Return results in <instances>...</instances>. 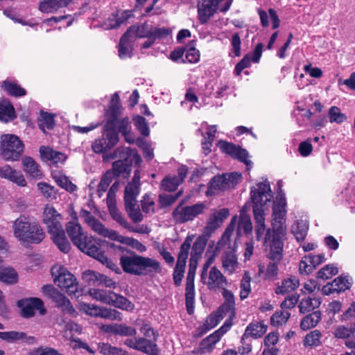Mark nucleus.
Wrapping results in <instances>:
<instances>
[{
	"label": "nucleus",
	"mask_w": 355,
	"mask_h": 355,
	"mask_svg": "<svg viewBox=\"0 0 355 355\" xmlns=\"http://www.w3.org/2000/svg\"><path fill=\"white\" fill-rule=\"evenodd\" d=\"M123 108L120 103V98L114 93L111 98L110 105L106 111L105 124L103 135L105 146L112 148L119 141V134L121 133L124 140L128 144L135 141V136L132 131L131 122L128 116H123Z\"/></svg>",
	"instance_id": "f257e3e1"
},
{
	"label": "nucleus",
	"mask_w": 355,
	"mask_h": 355,
	"mask_svg": "<svg viewBox=\"0 0 355 355\" xmlns=\"http://www.w3.org/2000/svg\"><path fill=\"white\" fill-rule=\"evenodd\" d=\"M14 236L20 242L40 243L45 237V232L40 223L33 217L21 214L12 223Z\"/></svg>",
	"instance_id": "f03ea898"
},
{
	"label": "nucleus",
	"mask_w": 355,
	"mask_h": 355,
	"mask_svg": "<svg viewBox=\"0 0 355 355\" xmlns=\"http://www.w3.org/2000/svg\"><path fill=\"white\" fill-rule=\"evenodd\" d=\"M120 264L124 272L138 276L162 272L157 260L138 255L134 252H131L129 255H122L120 257Z\"/></svg>",
	"instance_id": "7ed1b4c3"
},
{
	"label": "nucleus",
	"mask_w": 355,
	"mask_h": 355,
	"mask_svg": "<svg viewBox=\"0 0 355 355\" xmlns=\"http://www.w3.org/2000/svg\"><path fill=\"white\" fill-rule=\"evenodd\" d=\"M266 250L268 252L267 257L270 262L267 265L264 278L272 279L278 275V266L283 257L284 242L281 234H275L270 240V232L268 231L265 238Z\"/></svg>",
	"instance_id": "20e7f679"
},
{
	"label": "nucleus",
	"mask_w": 355,
	"mask_h": 355,
	"mask_svg": "<svg viewBox=\"0 0 355 355\" xmlns=\"http://www.w3.org/2000/svg\"><path fill=\"white\" fill-rule=\"evenodd\" d=\"M271 198V189L270 184L267 181L258 183L251 189L255 226L266 225L263 206L270 201Z\"/></svg>",
	"instance_id": "39448f33"
},
{
	"label": "nucleus",
	"mask_w": 355,
	"mask_h": 355,
	"mask_svg": "<svg viewBox=\"0 0 355 355\" xmlns=\"http://www.w3.org/2000/svg\"><path fill=\"white\" fill-rule=\"evenodd\" d=\"M139 193V177L135 174L132 181L125 187L124 202L125 208L128 216L135 223H139L143 220V216L137 202V197Z\"/></svg>",
	"instance_id": "423d86ee"
},
{
	"label": "nucleus",
	"mask_w": 355,
	"mask_h": 355,
	"mask_svg": "<svg viewBox=\"0 0 355 355\" xmlns=\"http://www.w3.org/2000/svg\"><path fill=\"white\" fill-rule=\"evenodd\" d=\"M24 145L21 139L15 135H3L1 137L0 155L9 162L18 160L24 153Z\"/></svg>",
	"instance_id": "0eeeda50"
},
{
	"label": "nucleus",
	"mask_w": 355,
	"mask_h": 355,
	"mask_svg": "<svg viewBox=\"0 0 355 355\" xmlns=\"http://www.w3.org/2000/svg\"><path fill=\"white\" fill-rule=\"evenodd\" d=\"M113 158H119L112 164L113 173L116 176L129 172L132 162H137L141 160L135 149L124 146L119 147L114 150Z\"/></svg>",
	"instance_id": "6e6552de"
},
{
	"label": "nucleus",
	"mask_w": 355,
	"mask_h": 355,
	"mask_svg": "<svg viewBox=\"0 0 355 355\" xmlns=\"http://www.w3.org/2000/svg\"><path fill=\"white\" fill-rule=\"evenodd\" d=\"M233 0H199L197 4L198 17L202 24H206L218 11L227 12Z\"/></svg>",
	"instance_id": "1a4fd4ad"
},
{
	"label": "nucleus",
	"mask_w": 355,
	"mask_h": 355,
	"mask_svg": "<svg viewBox=\"0 0 355 355\" xmlns=\"http://www.w3.org/2000/svg\"><path fill=\"white\" fill-rule=\"evenodd\" d=\"M241 177L238 172L215 175L209 183L207 195H216L234 188L241 180Z\"/></svg>",
	"instance_id": "9d476101"
},
{
	"label": "nucleus",
	"mask_w": 355,
	"mask_h": 355,
	"mask_svg": "<svg viewBox=\"0 0 355 355\" xmlns=\"http://www.w3.org/2000/svg\"><path fill=\"white\" fill-rule=\"evenodd\" d=\"M55 283L61 288L65 289L69 295L79 297L78 293V284L75 277L67 268L60 266H55L51 269Z\"/></svg>",
	"instance_id": "9b49d317"
},
{
	"label": "nucleus",
	"mask_w": 355,
	"mask_h": 355,
	"mask_svg": "<svg viewBox=\"0 0 355 355\" xmlns=\"http://www.w3.org/2000/svg\"><path fill=\"white\" fill-rule=\"evenodd\" d=\"M193 238V235L187 236L180 248L177 263L173 273V279L176 286H180L184 277L186 263Z\"/></svg>",
	"instance_id": "f8f14e48"
},
{
	"label": "nucleus",
	"mask_w": 355,
	"mask_h": 355,
	"mask_svg": "<svg viewBox=\"0 0 355 355\" xmlns=\"http://www.w3.org/2000/svg\"><path fill=\"white\" fill-rule=\"evenodd\" d=\"M286 202L284 197H280L279 199L275 200L272 207V225L275 229L272 232V236L275 234H281L282 236V241L284 242V237L286 230Z\"/></svg>",
	"instance_id": "ddd939ff"
},
{
	"label": "nucleus",
	"mask_w": 355,
	"mask_h": 355,
	"mask_svg": "<svg viewBox=\"0 0 355 355\" xmlns=\"http://www.w3.org/2000/svg\"><path fill=\"white\" fill-rule=\"evenodd\" d=\"M207 206L203 202L197 203L191 206H178L173 211V220L177 223H184L193 220L196 217L204 213Z\"/></svg>",
	"instance_id": "4468645a"
},
{
	"label": "nucleus",
	"mask_w": 355,
	"mask_h": 355,
	"mask_svg": "<svg viewBox=\"0 0 355 355\" xmlns=\"http://www.w3.org/2000/svg\"><path fill=\"white\" fill-rule=\"evenodd\" d=\"M67 232L74 245L85 254L89 255L87 236L82 232L81 227L77 223L76 214H74L73 220L67 224Z\"/></svg>",
	"instance_id": "2eb2a0df"
},
{
	"label": "nucleus",
	"mask_w": 355,
	"mask_h": 355,
	"mask_svg": "<svg viewBox=\"0 0 355 355\" xmlns=\"http://www.w3.org/2000/svg\"><path fill=\"white\" fill-rule=\"evenodd\" d=\"M201 282L209 291H218L230 284L227 277L216 267L212 266L206 275H200Z\"/></svg>",
	"instance_id": "dca6fc26"
},
{
	"label": "nucleus",
	"mask_w": 355,
	"mask_h": 355,
	"mask_svg": "<svg viewBox=\"0 0 355 355\" xmlns=\"http://www.w3.org/2000/svg\"><path fill=\"white\" fill-rule=\"evenodd\" d=\"M43 293L48 297L51 298L54 301L57 306L62 309L63 311L74 315L76 310L71 305L70 301L57 289H55L52 285H44L42 288Z\"/></svg>",
	"instance_id": "f3484780"
},
{
	"label": "nucleus",
	"mask_w": 355,
	"mask_h": 355,
	"mask_svg": "<svg viewBox=\"0 0 355 355\" xmlns=\"http://www.w3.org/2000/svg\"><path fill=\"white\" fill-rule=\"evenodd\" d=\"M18 306L21 309L22 316L25 318L33 317L36 311H39L41 315L46 313L43 302L37 297L22 299L18 302Z\"/></svg>",
	"instance_id": "a211bd4d"
},
{
	"label": "nucleus",
	"mask_w": 355,
	"mask_h": 355,
	"mask_svg": "<svg viewBox=\"0 0 355 355\" xmlns=\"http://www.w3.org/2000/svg\"><path fill=\"white\" fill-rule=\"evenodd\" d=\"M229 214V209L227 208L213 209L204 227L205 234H211L216 230L220 227L224 220L228 217Z\"/></svg>",
	"instance_id": "6ab92c4d"
},
{
	"label": "nucleus",
	"mask_w": 355,
	"mask_h": 355,
	"mask_svg": "<svg viewBox=\"0 0 355 355\" xmlns=\"http://www.w3.org/2000/svg\"><path fill=\"white\" fill-rule=\"evenodd\" d=\"M218 146L223 152L245 163L247 167L251 166L252 162L248 159V153L246 150L224 141H220L218 142Z\"/></svg>",
	"instance_id": "aec40b11"
},
{
	"label": "nucleus",
	"mask_w": 355,
	"mask_h": 355,
	"mask_svg": "<svg viewBox=\"0 0 355 355\" xmlns=\"http://www.w3.org/2000/svg\"><path fill=\"white\" fill-rule=\"evenodd\" d=\"M187 167L182 166L178 169L177 175H167L162 181L160 187L166 191H173L183 182L187 174Z\"/></svg>",
	"instance_id": "412c9836"
},
{
	"label": "nucleus",
	"mask_w": 355,
	"mask_h": 355,
	"mask_svg": "<svg viewBox=\"0 0 355 355\" xmlns=\"http://www.w3.org/2000/svg\"><path fill=\"white\" fill-rule=\"evenodd\" d=\"M230 324L225 323L220 329L214 331L200 343V349L202 352H210L214 348L215 345L220 340L221 337L230 329Z\"/></svg>",
	"instance_id": "4be33fe9"
},
{
	"label": "nucleus",
	"mask_w": 355,
	"mask_h": 355,
	"mask_svg": "<svg viewBox=\"0 0 355 355\" xmlns=\"http://www.w3.org/2000/svg\"><path fill=\"white\" fill-rule=\"evenodd\" d=\"M351 283L348 277L340 276L336 278L332 282L328 283L322 288L324 295H329L332 293H338L349 289Z\"/></svg>",
	"instance_id": "5701e85b"
},
{
	"label": "nucleus",
	"mask_w": 355,
	"mask_h": 355,
	"mask_svg": "<svg viewBox=\"0 0 355 355\" xmlns=\"http://www.w3.org/2000/svg\"><path fill=\"white\" fill-rule=\"evenodd\" d=\"M48 232L51 235L52 239L58 248L64 253L69 252L71 245L65 236L62 225L54 227V229H50Z\"/></svg>",
	"instance_id": "b1692460"
},
{
	"label": "nucleus",
	"mask_w": 355,
	"mask_h": 355,
	"mask_svg": "<svg viewBox=\"0 0 355 355\" xmlns=\"http://www.w3.org/2000/svg\"><path fill=\"white\" fill-rule=\"evenodd\" d=\"M263 47V44L259 43L253 51L252 57L250 55H246L243 58V59L235 67L234 73L236 76H239L244 69L250 66L252 60L254 62H258L259 61Z\"/></svg>",
	"instance_id": "393cba45"
},
{
	"label": "nucleus",
	"mask_w": 355,
	"mask_h": 355,
	"mask_svg": "<svg viewBox=\"0 0 355 355\" xmlns=\"http://www.w3.org/2000/svg\"><path fill=\"white\" fill-rule=\"evenodd\" d=\"M60 215L57 212L55 209L50 205H46L44 209L42 221L47 226L48 231L50 229L60 227L61 225L60 220Z\"/></svg>",
	"instance_id": "a878e982"
},
{
	"label": "nucleus",
	"mask_w": 355,
	"mask_h": 355,
	"mask_svg": "<svg viewBox=\"0 0 355 355\" xmlns=\"http://www.w3.org/2000/svg\"><path fill=\"white\" fill-rule=\"evenodd\" d=\"M90 316L100 317L111 320H122V315L120 312L108 308L90 306Z\"/></svg>",
	"instance_id": "bb28decb"
},
{
	"label": "nucleus",
	"mask_w": 355,
	"mask_h": 355,
	"mask_svg": "<svg viewBox=\"0 0 355 355\" xmlns=\"http://www.w3.org/2000/svg\"><path fill=\"white\" fill-rule=\"evenodd\" d=\"M221 262L224 272L229 275L235 273L239 268L238 259L234 250L225 252L221 257Z\"/></svg>",
	"instance_id": "cd10ccee"
},
{
	"label": "nucleus",
	"mask_w": 355,
	"mask_h": 355,
	"mask_svg": "<svg viewBox=\"0 0 355 355\" xmlns=\"http://www.w3.org/2000/svg\"><path fill=\"white\" fill-rule=\"evenodd\" d=\"M40 153L42 159L51 162L53 164H63L67 159V156L64 153L55 151L47 146H41Z\"/></svg>",
	"instance_id": "c85d7f7f"
},
{
	"label": "nucleus",
	"mask_w": 355,
	"mask_h": 355,
	"mask_svg": "<svg viewBox=\"0 0 355 355\" xmlns=\"http://www.w3.org/2000/svg\"><path fill=\"white\" fill-rule=\"evenodd\" d=\"M90 227L98 234L113 241H117L120 236L118 232L106 228L101 223L92 217H90Z\"/></svg>",
	"instance_id": "c756f323"
},
{
	"label": "nucleus",
	"mask_w": 355,
	"mask_h": 355,
	"mask_svg": "<svg viewBox=\"0 0 355 355\" xmlns=\"http://www.w3.org/2000/svg\"><path fill=\"white\" fill-rule=\"evenodd\" d=\"M151 25L144 23L141 25H133L125 33L133 41L137 38H150Z\"/></svg>",
	"instance_id": "7c9ffc66"
},
{
	"label": "nucleus",
	"mask_w": 355,
	"mask_h": 355,
	"mask_svg": "<svg viewBox=\"0 0 355 355\" xmlns=\"http://www.w3.org/2000/svg\"><path fill=\"white\" fill-rule=\"evenodd\" d=\"M258 14L260 17L261 24L263 27H268L269 26V18L271 19L272 28L273 29H276L279 26L280 19L276 10L273 8H270L268 12L263 10H259Z\"/></svg>",
	"instance_id": "2f4dec72"
},
{
	"label": "nucleus",
	"mask_w": 355,
	"mask_h": 355,
	"mask_svg": "<svg viewBox=\"0 0 355 355\" xmlns=\"http://www.w3.org/2000/svg\"><path fill=\"white\" fill-rule=\"evenodd\" d=\"M90 257L94 258L97 261H100L111 270L115 271L116 273H120V268L118 266L110 260L107 256L101 251L98 247L95 245H90Z\"/></svg>",
	"instance_id": "473e14b6"
},
{
	"label": "nucleus",
	"mask_w": 355,
	"mask_h": 355,
	"mask_svg": "<svg viewBox=\"0 0 355 355\" xmlns=\"http://www.w3.org/2000/svg\"><path fill=\"white\" fill-rule=\"evenodd\" d=\"M24 171L31 178L41 179L42 172L38 164L31 157H25L22 159Z\"/></svg>",
	"instance_id": "72a5a7b5"
},
{
	"label": "nucleus",
	"mask_w": 355,
	"mask_h": 355,
	"mask_svg": "<svg viewBox=\"0 0 355 355\" xmlns=\"http://www.w3.org/2000/svg\"><path fill=\"white\" fill-rule=\"evenodd\" d=\"M68 5L69 0H43L40 3L39 9L42 12L53 13Z\"/></svg>",
	"instance_id": "f704fd0d"
},
{
	"label": "nucleus",
	"mask_w": 355,
	"mask_h": 355,
	"mask_svg": "<svg viewBox=\"0 0 355 355\" xmlns=\"http://www.w3.org/2000/svg\"><path fill=\"white\" fill-rule=\"evenodd\" d=\"M300 286V281L296 277H291L283 279L275 288L277 295H284L292 292Z\"/></svg>",
	"instance_id": "c9c22d12"
},
{
	"label": "nucleus",
	"mask_w": 355,
	"mask_h": 355,
	"mask_svg": "<svg viewBox=\"0 0 355 355\" xmlns=\"http://www.w3.org/2000/svg\"><path fill=\"white\" fill-rule=\"evenodd\" d=\"M107 205L109 212L113 220L116 223H119L123 218L121 213L117 209L116 205L115 193L113 191V187L109 190L107 195Z\"/></svg>",
	"instance_id": "e433bc0d"
},
{
	"label": "nucleus",
	"mask_w": 355,
	"mask_h": 355,
	"mask_svg": "<svg viewBox=\"0 0 355 355\" xmlns=\"http://www.w3.org/2000/svg\"><path fill=\"white\" fill-rule=\"evenodd\" d=\"M52 176L57 184L69 192H73L77 189L76 185L73 184L69 178L60 171H54Z\"/></svg>",
	"instance_id": "4c0bfd02"
},
{
	"label": "nucleus",
	"mask_w": 355,
	"mask_h": 355,
	"mask_svg": "<svg viewBox=\"0 0 355 355\" xmlns=\"http://www.w3.org/2000/svg\"><path fill=\"white\" fill-rule=\"evenodd\" d=\"M134 41L125 33L121 37L119 44V55L124 59L130 58L132 55V43Z\"/></svg>",
	"instance_id": "58836bf2"
},
{
	"label": "nucleus",
	"mask_w": 355,
	"mask_h": 355,
	"mask_svg": "<svg viewBox=\"0 0 355 355\" xmlns=\"http://www.w3.org/2000/svg\"><path fill=\"white\" fill-rule=\"evenodd\" d=\"M267 328V325L261 322H257L251 323L245 329L244 335L248 338H260L266 332Z\"/></svg>",
	"instance_id": "ea45409f"
},
{
	"label": "nucleus",
	"mask_w": 355,
	"mask_h": 355,
	"mask_svg": "<svg viewBox=\"0 0 355 355\" xmlns=\"http://www.w3.org/2000/svg\"><path fill=\"white\" fill-rule=\"evenodd\" d=\"M107 330L121 336H135L137 334L136 329L124 324L110 325L107 327Z\"/></svg>",
	"instance_id": "a19ab883"
},
{
	"label": "nucleus",
	"mask_w": 355,
	"mask_h": 355,
	"mask_svg": "<svg viewBox=\"0 0 355 355\" xmlns=\"http://www.w3.org/2000/svg\"><path fill=\"white\" fill-rule=\"evenodd\" d=\"M309 224L306 220H300L295 223L291 227V232L297 241H302L306 236Z\"/></svg>",
	"instance_id": "79ce46f5"
},
{
	"label": "nucleus",
	"mask_w": 355,
	"mask_h": 355,
	"mask_svg": "<svg viewBox=\"0 0 355 355\" xmlns=\"http://www.w3.org/2000/svg\"><path fill=\"white\" fill-rule=\"evenodd\" d=\"M112 300L110 302V305L127 311H132L134 309V304L126 297L115 293L112 294Z\"/></svg>",
	"instance_id": "37998d69"
},
{
	"label": "nucleus",
	"mask_w": 355,
	"mask_h": 355,
	"mask_svg": "<svg viewBox=\"0 0 355 355\" xmlns=\"http://www.w3.org/2000/svg\"><path fill=\"white\" fill-rule=\"evenodd\" d=\"M210 235L211 234H205V231L203 230V234L199 236L193 243L191 248V255L198 257H201Z\"/></svg>",
	"instance_id": "c03bdc74"
},
{
	"label": "nucleus",
	"mask_w": 355,
	"mask_h": 355,
	"mask_svg": "<svg viewBox=\"0 0 355 355\" xmlns=\"http://www.w3.org/2000/svg\"><path fill=\"white\" fill-rule=\"evenodd\" d=\"M320 304L321 300L320 298L308 297L307 298H303L300 301L298 307L300 313H305L319 307Z\"/></svg>",
	"instance_id": "a18cd8bd"
},
{
	"label": "nucleus",
	"mask_w": 355,
	"mask_h": 355,
	"mask_svg": "<svg viewBox=\"0 0 355 355\" xmlns=\"http://www.w3.org/2000/svg\"><path fill=\"white\" fill-rule=\"evenodd\" d=\"M220 322V318L218 315L211 314L209 315L205 322L197 328V335L202 336L206 334L208 331L214 328Z\"/></svg>",
	"instance_id": "49530a36"
},
{
	"label": "nucleus",
	"mask_w": 355,
	"mask_h": 355,
	"mask_svg": "<svg viewBox=\"0 0 355 355\" xmlns=\"http://www.w3.org/2000/svg\"><path fill=\"white\" fill-rule=\"evenodd\" d=\"M321 320V314L318 311L306 315L301 321L300 327L303 330H308L315 327Z\"/></svg>",
	"instance_id": "de8ad7c7"
},
{
	"label": "nucleus",
	"mask_w": 355,
	"mask_h": 355,
	"mask_svg": "<svg viewBox=\"0 0 355 355\" xmlns=\"http://www.w3.org/2000/svg\"><path fill=\"white\" fill-rule=\"evenodd\" d=\"M15 117L13 106L8 101L0 103V120L8 122Z\"/></svg>",
	"instance_id": "09e8293b"
},
{
	"label": "nucleus",
	"mask_w": 355,
	"mask_h": 355,
	"mask_svg": "<svg viewBox=\"0 0 355 355\" xmlns=\"http://www.w3.org/2000/svg\"><path fill=\"white\" fill-rule=\"evenodd\" d=\"M252 230V224L249 215L245 213H241L237 227L238 234L243 232L244 234L251 233Z\"/></svg>",
	"instance_id": "8fccbe9b"
},
{
	"label": "nucleus",
	"mask_w": 355,
	"mask_h": 355,
	"mask_svg": "<svg viewBox=\"0 0 355 355\" xmlns=\"http://www.w3.org/2000/svg\"><path fill=\"white\" fill-rule=\"evenodd\" d=\"M135 349L146 354H153L156 350V345L148 339L138 338H137Z\"/></svg>",
	"instance_id": "3c124183"
},
{
	"label": "nucleus",
	"mask_w": 355,
	"mask_h": 355,
	"mask_svg": "<svg viewBox=\"0 0 355 355\" xmlns=\"http://www.w3.org/2000/svg\"><path fill=\"white\" fill-rule=\"evenodd\" d=\"M251 277L248 271H245L240 283V298L243 300L247 298L251 291Z\"/></svg>",
	"instance_id": "603ef678"
},
{
	"label": "nucleus",
	"mask_w": 355,
	"mask_h": 355,
	"mask_svg": "<svg viewBox=\"0 0 355 355\" xmlns=\"http://www.w3.org/2000/svg\"><path fill=\"white\" fill-rule=\"evenodd\" d=\"M291 316V313L286 310L276 311L270 318L272 326L277 327L286 324Z\"/></svg>",
	"instance_id": "864d4df0"
},
{
	"label": "nucleus",
	"mask_w": 355,
	"mask_h": 355,
	"mask_svg": "<svg viewBox=\"0 0 355 355\" xmlns=\"http://www.w3.org/2000/svg\"><path fill=\"white\" fill-rule=\"evenodd\" d=\"M184 62H188L190 63H196L200 60V52L194 46L193 41L191 42L186 49H184Z\"/></svg>",
	"instance_id": "5fc2aeb1"
},
{
	"label": "nucleus",
	"mask_w": 355,
	"mask_h": 355,
	"mask_svg": "<svg viewBox=\"0 0 355 355\" xmlns=\"http://www.w3.org/2000/svg\"><path fill=\"white\" fill-rule=\"evenodd\" d=\"M117 241L121 243L131 246L132 248L137 250L139 252H144L147 250L146 247L144 244L133 238L123 236L120 234Z\"/></svg>",
	"instance_id": "6e6d98bb"
},
{
	"label": "nucleus",
	"mask_w": 355,
	"mask_h": 355,
	"mask_svg": "<svg viewBox=\"0 0 355 355\" xmlns=\"http://www.w3.org/2000/svg\"><path fill=\"white\" fill-rule=\"evenodd\" d=\"M322 334L318 330L309 332L304 338V345L309 347H317L321 343Z\"/></svg>",
	"instance_id": "4d7b16f0"
},
{
	"label": "nucleus",
	"mask_w": 355,
	"mask_h": 355,
	"mask_svg": "<svg viewBox=\"0 0 355 355\" xmlns=\"http://www.w3.org/2000/svg\"><path fill=\"white\" fill-rule=\"evenodd\" d=\"M114 292L107 291L103 290H94L93 292L90 290V295L92 296L93 298L107 304H110V302L112 300V294Z\"/></svg>",
	"instance_id": "13d9d810"
},
{
	"label": "nucleus",
	"mask_w": 355,
	"mask_h": 355,
	"mask_svg": "<svg viewBox=\"0 0 355 355\" xmlns=\"http://www.w3.org/2000/svg\"><path fill=\"white\" fill-rule=\"evenodd\" d=\"M99 350L104 355H130L125 350L113 347L107 343L101 344L99 346Z\"/></svg>",
	"instance_id": "bf43d9fd"
},
{
	"label": "nucleus",
	"mask_w": 355,
	"mask_h": 355,
	"mask_svg": "<svg viewBox=\"0 0 355 355\" xmlns=\"http://www.w3.org/2000/svg\"><path fill=\"white\" fill-rule=\"evenodd\" d=\"M328 115L331 123H342L347 120L346 115L336 106L330 107Z\"/></svg>",
	"instance_id": "052dcab7"
},
{
	"label": "nucleus",
	"mask_w": 355,
	"mask_h": 355,
	"mask_svg": "<svg viewBox=\"0 0 355 355\" xmlns=\"http://www.w3.org/2000/svg\"><path fill=\"white\" fill-rule=\"evenodd\" d=\"M3 86L6 91L12 96H22L26 94V90L16 83L4 81Z\"/></svg>",
	"instance_id": "680f3d73"
},
{
	"label": "nucleus",
	"mask_w": 355,
	"mask_h": 355,
	"mask_svg": "<svg viewBox=\"0 0 355 355\" xmlns=\"http://www.w3.org/2000/svg\"><path fill=\"white\" fill-rule=\"evenodd\" d=\"M338 270L336 267H334L333 265H327L324 267L322 268L318 272L317 275V277L321 279H329L331 278L334 275L338 274Z\"/></svg>",
	"instance_id": "e2e57ef3"
},
{
	"label": "nucleus",
	"mask_w": 355,
	"mask_h": 355,
	"mask_svg": "<svg viewBox=\"0 0 355 355\" xmlns=\"http://www.w3.org/2000/svg\"><path fill=\"white\" fill-rule=\"evenodd\" d=\"M185 300L187 312L191 314L193 311L195 302V287H186Z\"/></svg>",
	"instance_id": "0e129e2a"
},
{
	"label": "nucleus",
	"mask_w": 355,
	"mask_h": 355,
	"mask_svg": "<svg viewBox=\"0 0 355 355\" xmlns=\"http://www.w3.org/2000/svg\"><path fill=\"white\" fill-rule=\"evenodd\" d=\"M135 125L139 132L144 137H147L150 134L149 127L144 117L137 116L134 118Z\"/></svg>",
	"instance_id": "69168bd1"
},
{
	"label": "nucleus",
	"mask_w": 355,
	"mask_h": 355,
	"mask_svg": "<svg viewBox=\"0 0 355 355\" xmlns=\"http://www.w3.org/2000/svg\"><path fill=\"white\" fill-rule=\"evenodd\" d=\"M220 291H222L223 297L225 299V302L223 306L228 311H233L235 306L234 295L233 293L231 291L227 290V288H224V289Z\"/></svg>",
	"instance_id": "338daca9"
},
{
	"label": "nucleus",
	"mask_w": 355,
	"mask_h": 355,
	"mask_svg": "<svg viewBox=\"0 0 355 355\" xmlns=\"http://www.w3.org/2000/svg\"><path fill=\"white\" fill-rule=\"evenodd\" d=\"M315 269L309 256H305L299 265V271L301 274L308 275Z\"/></svg>",
	"instance_id": "774afa93"
}]
</instances>
